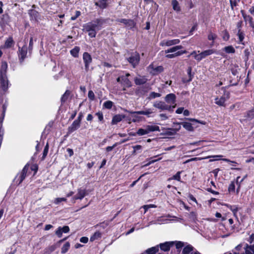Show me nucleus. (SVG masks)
I'll return each instance as SVG.
<instances>
[{"label": "nucleus", "instance_id": "obj_25", "mask_svg": "<svg viewBox=\"0 0 254 254\" xmlns=\"http://www.w3.org/2000/svg\"><path fill=\"white\" fill-rule=\"evenodd\" d=\"M172 5L173 9L176 12H179L181 11V7L179 5L178 1L177 0H172Z\"/></svg>", "mask_w": 254, "mask_h": 254}, {"label": "nucleus", "instance_id": "obj_60", "mask_svg": "<svg viewBox=\"0 0 254 254\" xmlns=\"http://www.w3.org/2000/svg\"><path fill=\"white\" fill-rule=\"evenodd\" d=\"M56 247L55 246H51L49 247L46 250L48 251V254H50L51 253L53 252L55 250Z\"/></svg>", "mask_w": 254, "mask_h": 254}, {"label": "nucleus", "instance_id": "obj_6", "mask_svg": "<svg viewBox=\"0 0 254 254\" xmlns=\"http://www.w3.org/2000/svg\"><path fill=\"white\" fill-rule=\"evenodd\" d=\"M127 60L132 67L135 68L138 64L140 61L139 54L137 52L132 53L131 56L127 59Z\"/></svg>", "mask_w": 254, "mask_h": 254}, {"label": "nucleus", "instance_id": "obj_55", "mask_svg": "<svg viewBox=\"0 0 254 254\" xmlns=\"http://www.w3.org/2000/svg\"><path fill=\"white\" fill-rule=\"evenodd\" d=\"M4 133V129L2 127H0V146L1 145Z\"/></svg>", "mask_w": 254, "mask_h": 254}, {"label": "nucleus", "instance_id": "obj_22", "mask_svg": "<svg viewBox=\"0 0 254 254\" xmlns=\"http://www.w3.org/2000/svg\"><path fill=\"white\" fill-rule=\"evenodd\" d=\"M147 80V79L145 77L141 78L136 77L134 78V83L136 85H140L145 84Z\"/></svg>", "mask_w": 254, "mask_h": 254}, {"label": "nucleus", "instance_id": "obj_32", "mask_svg": "<svg viewBox=\"0 0 254 254\" xmlns=\"http://www.w3.org/2000/svg\"><path fill=\"white\" fill-rule=\"evenodd\" d=\"M70 94V91L69 90H66L64 95L61 97V102L62 104L64 103L67 100L69 95Z\"/></svg>", "mask_w": 254, "mask_h": 254}, {"label": "nucleus", "instance_id": "obj_49", "mask_svg": "<svg viewBox=\"0 0 254 254\" xmlns=\"http://www.w3.org/2000/svg\"><path fill=\"white\" fill-rule=\"evenodd\" d=\"M66 200V199L64 197L57 198L55 199V200L54 201V203L55 204H58L62 201H65Z\"/></svg>", "mask_w": 254, "mask_h": 254}, {"label": "nucleus", "instance_id": "obj_56", "mask_svg": "<svg viewBox=\"0 0 254 254\" xmlns=\"http://www.w3.org/2000/svg\"><path fill=\"white\" fill-rule=\"evenodd\" d=\"M95 115L98 117L99 121L102 122L103 121V115L102 112H99L98 113H96Z\"/></svg>", "mask_w": 254, "mask_h": 254}, {"label": "nucleus", "instance_id": "obj_8", "mask_svg": "<svg viewBox=\"0 0 254 254\" xmlns=\"http://www.w3.org/2000/svg\"><path fill=\"white\" fill-rule=\"evenodd\" d=\"M83 60L85 64V70L88 71L89 65L92 62V57L88 53L84 52L83 54Z\"/></svg>", "mask_w": 254, "mask_h": 254}, {"label": "nucleus", "instance_id": "obj_13", "mask_svg": "<svg viewBox=\"0 0 254 254\" xmlns=\"http://www.w3.org/2000/svg\"><path fill=\"white\" fill-rule=\"evenodd\" d=\"M81 122L75 120L73 121L72 124L68 128V131L69 133H71L77 129L80 126Z\"/></svg>", "mask_w": 254, "mask_h": 254}, {"label": "nucleus", "instance_id": "obj_18", "mask_svg": "<svg viewBox=\"0 0 254 254\" xmlns=\"http://www.w3.org/2000/svg\"><path fill=\"white\" fill-rule=\"evenodd\" d=\"M187 53V51L186 50L179 51L173 54H167L165 56V57L168 59H173L175 57L181 56L182 55Z\"/></svg>", "mask_w": 254, "mask_h": 254}, {"label": "nucleus", "instance_id": "obj_27", "mask_svg": "<svg viewBox=\"0 0 254 254\" xmlns=\"http://www.w3.org/2000/svg\"><path fill=\"white\" fill-rule=\"evenodd\" d=\"M95 5L102 9L105 8L107 6V0H100L98 2H95Z\"/></svg>", "mask_w": 254, "mask_h": 254}, {"label": "nucleus", "instance_id": "obj_40", "mask_svg": "<svg viewBox=\"0 0 254 254\" xmlns=\"http://www.w3.org/2000/svg\"><path fill=\"white\" fill-rule=\"evenodd\" d=\"M181 123H174L173 127H174V128L172 129V130H174L175 132L178 131L179 130H180L181 128Z\"/></svg>", "mask_w": 254, "mask_h": 254}, {"label": "nucleus", "instance_id": "obj_5", "mask_svg": "<svg viewBox=\"0 0 254 254\" xmlns=\"http://www.w3.org/2000/svg\"><path fill=\"white\" fill-rule=\"evenodd\" d=\"M28 169L29 165L26 164L24 167L21 172L19 174H17V176L15 177L14 181H16V182H18V185L20 184L22 182V181L25 179Z\"/></svg>", "mask_w": 254, "mask_h": 254}, {"label": "nucleus", "instance_id": "obj_50", "mask_svg": "<svg viewBox=\"0 0 254 254\" xmlns=\"http://www.w3.org/2000/svg\"><path fill=\"white\" fill-rule=\"evenodd\" d=\"M196 213L195 212L192 211L190 214V218L192 221H195L196 219Z\"/></svg>", "mask_w": 254, "mask_h": 254}, {"label": "nucleus", "instance_id": "obj_61", "mask_svg": "<svg viewBox=\"0 0 254 254\" xmlns=\"http://www.w3.org/2000/svg\"><path fill=\"white\" fill-rule=\"evenodd\" d=\"M132 147L134 149L133 153H135L137 150H140L142 148V146L140 145H136L133 146Z\"/></svg>", "mask_w": 254, "mask_h": 254}, {"label": "nucleus", "instance_id": "obj_47", "mask_svg": "<svg viewBox=\"0 0 254 254\" xmlns=\"http://www.w3.org/2000/svg\"><path fill=\"white\" fill-rule=\"evenodd\" d=\"M55 233L59 238L62 237L63 233V232L62 231V227H59L57 229V230H56Z\"/></svg>", "mask_w": 254, "mask_h": 254}, {"label": "nucleus", "instance_id": "obj_20", "mask_svg": "<svg viewBox=\"0 0 254 254\" xmlns=\"http://www.w3.org/2000/svg\"><path fill=\"white\" fill-rule=\"evenodd\" d=\"M173 242H165L160 244V248L161 250L164 252H168L170 250V247L173 246Z\"/></svg>", "mask_w": 254, "mask_h": 254}, {"label": "nucleus", "instance_id": "obj_51", "mask_svg": "<svg viewBox=\"0 0 254 254\" xmlns=\"http://www.w3.org/2000/svg\"><path fill=\"white\" fill-rule=\"evenodd\" d=\"M161 96V94L158 93H156L154 92H152L150 94V97L151 98H155L157 97H159Z\"/></svg>", "mask_w": 254, "mask_h": 254}, {"label": "nucleus", "instance_id": "obj_31", "mask_svg": "<svg viewBox=\"0 0 254 254\" xmlns=\"http://www.w3.org/2000/svg\"><path fill=\"white\" fill-rule=\"evenodd\" d=\"M193 248L192 246L189 245L185 247L182 251V254H189L193 251Z\"/></svg>", "mask_w": 254, "mask_h": 254}, {"label": "nucleus", "instance_id": "obj_39", "mask_svg": "<svg viewBox=\"0 0 254 254\" xmlns=\"http://www.w3.org/2000/svg\"><path fill=\"white\" fill-rule=\"evenodd\" d=\"M113 103L111 101H107L104 103L103 107L106 109H110L112 108Z\"/></svg>", "mask_w": 254, "mask_h": 254}, {"label": "nucleus", "instance_id": "obj_64", "mask_svg": "<svg viewBox=\"0 0 254 254\" xmlns=\"http://www.w3.org/2000/svg\"><path fill=\"white\" fill-rule=\"evenodd\" d=\"M248 242L252 244L254 242V234H252L249 237L248 239Z\"/></svg>", "mask_w": 254, "mask_h": 254}, {"label": "nucleus", "instance_id": "obj_19", "mask_svg": "<svg viewBox=\"0 0 254 254\" xmlns=\"http://www.w3.org/2000/svg\"><path fill=\"white\" fill-rule=\"evenodd\" d=\"M7 68V64L6 62H2L1 67L0 69V76H6V71Z\"/></svg>", "mask_w": 254, "mask_h": 254}, {"label": "nucleus", "instance_id": "obj_15", "mask_svg": "<svg viewBox=\"0 0 254 254\" xmlns=\"http://www.w3.org/2000/svg\"><path fill=\"white\" fill-rule=\"evenodd\" d=\"M176 95L173 93H170L169 94H167L165 98V101L169 104H172L176 105L175 104L176 102Z\"/></svg>", "mask_w": 254, "mask_h": 254}, {"label": "nucleus", "instance_id": "obj_58", "mask_svg": "<svg viewBox=\"0 0 254 254\" xmlns=\"http://www.w3.org/2000/svg\"><path fill=\"white\" fill-rule=\"evenodd\" d=\"M117 143H115L113 146H108L106 148V150L107 152L111 151L113 148H114L116 146H117Z\"/></svg>", "mask_w": 254, "mask_h": 254}, {"label": "nucleus", "instance_id": "obj_63", "mask_svg": "<svg viewBox=\"0 0 254 254\" xmlns=\"http://www.w3.org/2000/svg\"><path fill=\"white\" fill-rule=\"evenodd\" d=\"M248 116L251 118H253L254 117V109L248 112Z\"/></svg>", "mask_w": 254, "mask_h": 254}, {"label": "nucleus", "instance_id": "obj_9", "mask_svg": "<svg viewBox=\"0 0 254 254\" xmlns=\"http://www.w3.org/2000/svg\"><path fill=\"white\" fill-rule=\"evenodd\" d=\"M125 112L128 113L129 114L134 115H146L147 117H149V115L153 113L152 109H146L144 111H131L127 109L124 110Z\"/></svg>", "mask_w": 254, "mask_h": 254}, {"label": "nucleus", "instance_id": "obj_30", "mask_svg": "<svg viewBox=\"0 0 254 254\" xmlns=\"http://www.w3.org/2000/svg\"><path fill=\"white\" fill-rule=\"evenodd\" d=\"M214 52H215L214 50H213L212 49H209V50H207L204 51H203L200 53H201V55L203 59H204L206 57L214 53Z\"/></svg>", "mask_w": 254, "mask_h": 254}, {"label": "nucleus", "instance_id": "obj_10", "mask_svg": "<svg viewBox=\"0 0 254 254\" xmlns=\"http://www.w3.org/2000/svg\"><path fill=\"white\" fill-rule=\"evenodd\" d=\"M180 42V40L178 39H175L173 40H164L160 42V46L162 47H170L173 45H176L179 44Z\"/></svg>", "mask_w": 254, "mask_h": 254}, {"label": "nucleus", "instance_id": "obj_45", "mask_svg": "<svg viewBox=\"0 0 254 254\" xmlns=\"http://www.w3.org/2000/svg\"><path fill=\"white\" fill-rule=\"evenodd\" d=\"M177 51V48H176V46H174L167 50L165 51V53L166 54L170 53H176V52Z\"/></svg>", "mask_w": 254, "mask_h": 254}, {"label": "nucleus", "instance_id": "obj_14", "mask_svg": "<svg viewBox=\"0 0 254 254\" xmlns=\"http://www.w3.org/2000/svg\"><path fill=\"white\" fill-rule=\"evenodd\" d=\"M87 195V192L86 190L78 189L77 190V194L73 197L74 199H82L84 197Z\"/></svg>", "mask_w": 254, "mask_h": 254}, {"label": "nucleus", "instance_id": "obj_48", "mask_svg": "<svg viewBox=\"0 0 254 254\" xmlns=\"http://www.w3.org/2000/svg\"><path fill=\"white\" fill-rule=\"evenodd\" d=\"M156 206L154 204H149V205H145L143 206V208L144 209V213H145L147 210L150 208H155Z\"/></svg>", "mask_w": 254, "mask_h": 254}, {"label": "nucleus", "instance_id": "obj_24", "mask_svg": "<svg viewBox=\"0 0 254 254\" xmlns=\"http://www.w3.org/2000/svg\"><path fill=\"white\" fill-rule=\"evenodd\" d=\"M245 249L246 254H254V244L250 246L246 244Z\"/></svg>", "mask_w": 254, "mask_h": 254}, {"label": "nucleus", "instance_id": "obj_26", "mask_svg": "<svg viewBox=\"0 0 254 254\" xmlns=\"http://www.w3.org/2000/svg\"><path fill=\"white\" fill-rule=\"evenodd\" d=\"M182 125L183 127L187 130L192 131L193 130V127L192 126V124L189 122H182Z\"/></svg>", "mask_w": 254, "mask_h": 254}, {"label": "nucleus", "instance_id": "obj_21", "mask_svg": "<svg viewBox=\"0 0 254 254\" xmlns=\"http://www.w3.org/2000/svg\"><path fill=\"white\" fill-rule=\"evenodd\" d=\"M14 42L12 37H9L5 42L4 47L10 48L14 45Z\"/></svg>", "mask_w": 254, "mask_h": 254}, {"label": "nucleus", "instance_id": "obj_11", "mask_svg": "<svg viewBox=\"0 0 254 254\" xmlns=\"http://www.w3.org/2000/svg\"><path fill=\"white\" fill-rule=\"evenodd\" d=\"M130 76L129 73H126L125 75H123L122 81L121 84L123 86V89L126 90V88L130 87L132 85L131 81L128 78V77Z\"/></svg>", "mask_w": 254, "mask_h": 254}, {"label": "nucleus", "instance_id": "obj_41", "mask_svg": "<svg viewBox=\"0 0 254 254\" xmlns=\"http://www.w3.org/2000/svg\"><path fill=\"white\" fill-rule=\"evenodd\" d=\"M230 36L228 32L225 30L222 32V38L225 41H227L229 39Z\"/></svg>", "mask_w": 254, "mask_h": 254}, {"label": "nucleus", "instance_id": "obj_23", "mask_svg": "<svg viewBox=\"0 0 254 254\" xmlns=\"http://www.w3.org/2000/svg\"><path fill=\"white\" fill-rule=\"evenodd\" d=\"M149 67L153 70V74L161 72L163 71L164 69L162 66H158L156 67H154L153 64L149 65Z\"/></svg>", "mask_w": 254, "mask_h": 254}, {"label": "nucleus", "instance_id": "obj_53", "mask_svg": "<svg viewBox=\"0 0 254 254\" xmlns=\"http://www.w3.org/2000/svg\"><path fill=\"white\" fill-rule=\"evenodd\" d=\"M88 97L91 100H94L95 98V95L92 90H90L88 93Z\"/></svg>", "mask_w": 254, "mask_h": 254}, {"label": "nucleus", "instance_id": "obj_44", "mask_svg": "<svg viewBox=\"0 0 254 254\" xmlns=\"http://www.w3.org/2000/svg\"><path fill=\"white\" fill-rule=\"evenodd\" d=\"M33 37H31L29 41V47H28V51L29 53L30 54L32 52L33 50Z\"/></svg>", "mask_w": 254, "mask_h": 254}, {"label": "nucleus", "instance_id": "obj_33", "mask_svg": "<svg viewBox=\"0 0 254 254\" xmlns=\"http://www.w3.org/2000/svg\"><path fill=\"white\" fill-rule=\"evenodd\" d=\"M244 19L246 20H248L249 22L250 26H251L253 28H254V21L253 20V18L250 15H245L243 14Z\"/></svg>", "mask_w": 254, "mask_h": 254}, {"label": "nucleus", "instance_id": "obj_12", "mask_svg": "<svg viewBox=\"0 0 254 254\" xmlns=\"http://www.w3.org/2000/svg\"><path fill=\"white\" fill-rule=\"evenodd\" d=\"M117 22L124 24L127 27L131 29L135 25V23L133 20L127 19L125 18L118 19L116 20Z\"/></svg>", "mask_w": 254, "mask_h": 254}, {"label": "nucleus", "instance_id": "obj_59", "mask_svg": "<svg viewBox=\"0 0 254 254\" xmlns=\"http://www.w3.org/2000/svg\"><path fill=\"white\" fill-rule=\"evenodd\" d=\"M62 231L64 233H68L69 231V228L68 226H64L62 227Z\"/></svg>", "mask_w": 254, "mask_h": 254}, {"label": "nucleus", "instance_id": "obj_38", "mask_svg": "<svg viewBox=\"0 0 254 254\" xmlns=\"http://www.w3.org/2000/svg\"><path fill=\"white\" fill-rule=\"evenodd\" d=\"M182 172L179 171L175 175H174L172 178L169 179V180H175L178 181H181V174Z\"/></svg>", "mask_w": 254, "mask_h": 254}, {"label": "nucleus", "instance_id": "obj_29", "mask_svg": "<svg viewBox=\"0 0 254 254\" xmlns=\"http://www.w3.org/2000/svg\"><path fill=\"white\" fill-rule=\"evenodd\" d=\"M29 14L32 19L37 20V19L39 16V13L36 10L34 9L30 10L29 11Z\"/></svg>", "mask_w": 254, "mask_h": 254}, {"label": "nucleus", "instance_id": "obj_42", "mask_svg": "<svg viewBox=\"0 0 254 254\" xmlns=\"http://www.w3.org/2000/svg\"><path fill=\"white\" fill-rule=\"evenodd\" d=\"M48 150H49V145L47 143L46 144V146L45 147L43 152V156L41 158L42 160H44L45 159V158H46V157L47 156V154L48 153Z\"/></svg>", "mask_w": 254, "mask_h": 254}, {"label": "nucleus", "instance_id": "obj_52", "mask_svg": "<svg viewBox=\"0 0 254 254\" xmlns=\"http://www.w3.org/2000/svg\"><path fill=\"white\" fill-rule=\"evenodd\" d=\"M238 0H230V5L232 9H234V7L237 5Z\"/></svg>", "mask_w": 254, "mask_h": 254}, {"label": "nucleus", "instance_id": "obj_54", "mask_svg": "<svg viewBox=\"0 0 254 254\" xmlns=\"http://www.w3.org/2000/svg\"><path fill=\"white\" fill-rule=\"evenodd\" d=\"M184 246V244L183 242L181 241H178L176 243V248L177 249H181Z\"/></svg>", "mask_w": 254, "mask_h": 254}, {"label": "nucleus", "instance_id": "obj_46", "mask_svg": "<svg viewBox=\"0 0 254 254\" xmlns=\"http://www.w3.org/2000/svg\"><path fill=\"white\" fill-rule=\"evenodd\" d=\"M250 51L249 49H246L245 50V51H244V54H245L244 59L246 62L248 61L249 56L250 55Z\"/></svg>", "mask_w": 254, "mask_h": 254}, {"label": "nucleus", "instance_id": "obj_28", "mask_svg": "<svg viewBox=\"0 0 254 254\" xmlns=\"http://www.w3.org/2000/svg\"><path fill=\"white\" fill-rule=\"evenodd\" d=\"M80 51V48L77 46L74 47L73 49L70 50V53L71 55L74 58L78 57V53Z\"/></svg>", "mask_w": 254, "mask_h": 254}, {"label": "nucleus", "instance_id": "obj_3", "mask_svg": "<svg viewBox=\"0 0 254 254\" xmlns=\"http://www.w3.org/2000/svg\"><path fill=\"white\" fill-rule=\"evenodd\" d=\"M230 98V92L224 90L223 95L220 97H216L215 99V103L219 106L225 107V102Z\"/></svg>", "mask_w": 254, "mask_h": 254}, {"label": "nucleus", "instance_id": "obj_16", "mask_svg": "<svg viewBox=\"0 0 254 254\" xmlns=\"http://www.w3.org/2000/svg\"><path fill=\"white\" fill-rule=\"evenodd\" d=\"M0 83L2 90L5 91L7 89L8 85L7 76H0Z\"/></svg>", "mask_w": 254, "mask_h": 254}, {"label": "nucleus", "instance_id": "obj_7", "mask_svg": "<svg viewBox=\"0 0 254 254\" xmlns=\"http://www.w3.org/2000/svg\"><path fill=\"white\" fill-rule=\"evenodd\" d=\"M27 54V48L26 44L22 47L18 48V55L20 62L21 63L23 62L26 57Z\"/></svg>", "mask_w": 254, "mask_h": 254}, {"label": "nucleus", "instance_id": "obj_57", "mask_svg": "<svg viewBox=\"0 0 254 254\" xmlns=\"http://www.w3.org/2000/svg\"><path fill=\"white\" fill-rule=\"evenodd\" d=\"M81 14V13L79 11H76L75 15L74 16H72L70 18L71 20H75L78 17H79Z\"/></svg>", "mask_w": 254, "mask_h": 254}, {"label": "nucleus", "instance_id": "obj_4", "mask_svg": "<svg viewBox=\"0 0 254 254\" xmlns=\"http://www.w3.org/2000/svg\"><path fill=\"white\" fill-rule=\"evenodd\" d=\"M153 107L161 110H167L173 112V109L176 107V105L171 106L167 105L163 101H156L153 104Z\"/></svg>", "mask_w": 254, "mask_h": 254}, {"label": "nucleus", "instance_id": "obj_62", "mask_svg": "<svg viewBox=\"0 0 254 254\" xmlns=\"http://www.w3.org/2000/svg\"><path fill=\"white\" fill-rule=\"evenodd\" d=\"M194 59H195L196 61H197L199 62V61H200L202 59H203V58H202V56H201V53H200L199 54H198V55L195 54V56H194Z\"/></svg>", "mask_w": 254, "mask_h": 254}, {"label": "nucleus", "instance_id": "obj_1", "mask_svg": "<svg viewBox=\"0 0 254 254\" xmlns=\"http://www.w3.org/2000/svg\"><path fill=\"white\" fill-rule=\"evenodd\" d=\"M108 19L102 17L96 18L90 22L85 24L83 30L88 32V36L90 38H95L98 31L104 27V25L107 23Z\"/></svg>", "mask_w": 254, "mask_h": 254}, {"label": "nucleus", "instance_id": "obj_43", "mask_svg": "<svg viewBox=\"0 0 254 254\" xmlns=\"http://www.w3.org/2000/svg\"><path fill=\"white\" fill-rule=\"evenodd\" d=\"M217 35L214 33H213L211 32H210L208 35V39L209 40L214 41L217 38Z\"/></svg>", "mask_w": 254, "mask_h": 254}, {"label": "nucleus", "instance_id": "obj_36", "mask_svg": "<svg viewBox=\"0 0 254 254\" xmlns=\"http://www.w3.org/2000/svg\"><path fill=\"white\" fill-rule=\"evenodd\" d=\"M70 247V244L69 242H66L62 247L61 249V253L62 254L66 253Z\"/></svg>", "mask_w": 254, "mask_h": 254}, {"label": "nucleus", "instance_id": "obj_34", "mask_svg": "<svg viewBox=\"0 0 254 254\" xmlns=\"http://www.w3.org/2000/svg\"><path fill=\"white\" fill-rule=\"evenodd\" d=\"M223 50L228 54H234L235 53V49L232 46H228L224 48Z\"/></svg>", "mask_w": 254, "mask_h": 254}, {"label": "nucleus", "instance_id": "obj_2", "mask_svg": "<svg viewBox=\"0 0 254 254\" xmlns=\"http://www.w3.org/2000/svg\"><path fill=\"white\" fill-rule=\"evenodd\" d=\"M155 131H160L159 127L157 126H152V125H147L144 128H139L136 134L139 135H144L145 134H147L150 132Z\"/></svg>", "mask_w": 254, "mask_h": 254}, {"label": "nucleus", "instance_id": "obj_37", "mask_svg": "<svg viewBox=\"0 0 254 254\" xmlns=\"http://www.w3.org/2000/svg\"><path fill=\"white\" fill-rule=\"evenodd\" d=\"M101 237V233L100 232H96L93 236L90 237V241L93 242Z\"/></svg>", "mask_w": 254, "mask_h": 254}, {"label": "nucleus", "instance_id": "obj_17", "mask_svg": "<svg viewBox=\"0 0 254 254\" xmlns=\"http://www.w3.org/2000/svg\"><path fill=\"white\" fill-rule=\"evenodd\" d=\"M126 118V115H116L114 116L112 120V125H116L120 122H121L123 119Z\"/></svg>", "mask_w": 254, "mask_h": 254}, {"label": "nucleus", "instance_id": "obj_35", "mask_svg": "<svg viewBox=\"0 0 254 254\" xmlns=\"http://www.w3.org/2000/svg\"><path fill=\"white\" fill-rule=\"evenodd\" d=\"M237 35L239 37V43L243 44L242 42L245 37V34L241 31V29H239L238 31Z\"/></svg>", "mask_w": 254, "mask_h": 254}]
</instances>
